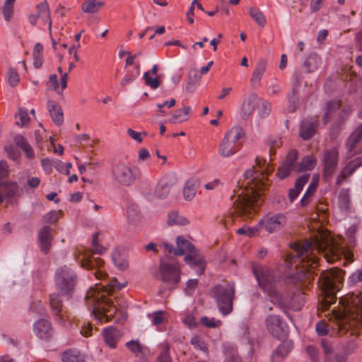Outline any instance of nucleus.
Wrapping results in <instances>:
<instances>
[{
	"instance_id": "1",
	"label": "nucleus",
	"mask_w": 362,
	"mask_h": 362,
	"mask_svg": "<svg viewBox=\"0 0 362 362\" xmlns=\"http://www.w3.org/2000/svg\"><path fill=\"white\" fill-rule=\"evenodd\" d=\"M293 254L285 259L286 267L292 270L296 269V279H310L313 269L317 265V253H322L328 262L344 258L348 263L353 262V252L341 244L340 239H335L327 232L318 231L313 240L305 243L292 244Z\"/></svg>"
},
{
	"instance_id": "2",
	"label": "nucleus",
	"mask_w": 362,
	"mask_h": 362,
	"mask_svg": "<svg viewBox=\"0 0 362 362\" xmlns=\"http://www.w3.org/2000/svg\"><path fill=\"white\" fill-rule=\"evenodd\" d=\"M265 175L255 170L253 168L244 173V181L241 187L231 197L234 202V210L240 216L251 218L259 206L262 192L265 187Z\"/></svg>"
},
{
	"instance_id": "3",
	"label": "nucleus",
	"mask_w": 362,
	"mask_h": 362,
	"mask_svg": "<svg viewBox=\"0 0 362 362\" xmlns=\"http://www.w3.org/2000/svg\"><path fill=\"white\" fill-rule=\"evenodd\" d=\"M127 286V281L118 282L117 279L112 278L107 286H100L98 284L90 287L87 291L86 301L87 306L92 310L95 320L103 324L110 320L117 312V308L107 294L112 291L121 290Z\"/></svg>"
},
{
	"instance_id": "4",
	"label": "nucleus",
	"mask_w": 362,
	"mask_h": 362,
	"mask_svg": "<svg viewBox=\"0 0 362 362\" xmlns=\"http://www.w3.org/2000/svg\"><path fill=\"white\" fill-rule=\"evenodd\" d=\"M339 303L343 310H334L332 315L340 333L362 326V293H349L341 298Z\"/></svg>"
},
{
	"instance_id": "5",
	"label": "nucleus",
	"mask_w": 362,
	"mask_h": 362,
	"mask_svg": "<svg viewBox=\"0 0 362 362\" xmlns=\"http://www.w3.org/2000/svg\"><path fill=\"white\" fill-rule=\"evenodd\" d=\"M253 273L256 277L259 287L266 293L270 298V300L274 303H278L286 306L292 307L293 309L298 310L304 303V300L302 298L297 306L293 303V298H284L279 294L275 287V281L274 275L271 273L270 270L267 267L261 265H254L252 267Z\"/></svg>"
},
{
	"instance_id": "6",
	"label": "nucleus",
	"mask_w": 362,
	"mask_h": 362,
	"mask_svg": "<svg viewBox=\"0 0 362 362\" xmlns=\"http://www.w3.org/2000/svg\"><path fill=\"white\" fill-rule=\"evenodd\" d=\"M245 136L242 127L236 126L230 129L220 141L218 153L222 158H228L235 154L239 149V140Z\"/></svg>"
},
{
	"instance_id": "7",
	"label": "nucleus",
	"mask_w": 362,
	"mask_h": 362,
	"mask_svg": "<svg viewBox=\"0 0 362 362\" xmlns=\"http://www.w3.org/2000/svg\"><path fill=\"white\" fill-rule=\"evenodd\" d=\"M235 288L233 282L217 285L214 288V296L221 313L226 316L233 310V300Z\"/></svg>"
},
{
	"instance_id": "8",
	"label": "nucleus",
	"mask_w": 362,
	"mask_h": 362,
	"mask_svg": "<svg viewBox=\"0 0 362 362\" xmlns=\"http://www.w3.org/2000/svg\"><path fill=\"white\" fill-rule=\"evenodd\" d=\"M114 180L119 185L128 187L141 176V170L136 166H130L124 163L115 165L112 170Z\"/></svg>"
},
{
	"instance_id": "9",
	"label": "nucleus",
	"mask_w": 362,
	"mask_h": 362,
	"mask_svg": "<svg viewBox=\"0 0 362 362\" xmlns=\"http://www.w3.org/2000/svg\"><path fill=\"white\" fill-rule=\"evenodd\" d=\"M54 284L57 289L59 290L62 295H68L74 288L76 275L74 272L66 266L61 267L56 271Z\"/></svg>"
},
{
	"instance_id": "10",
	"label": "nucleus",
	"mask_w": 362,
	"mask_h": 362,
	"mask_svg": "<svg viewBox=\"0 0 362 362\" xmlns=\"http://www.w3.org/2000/svg\"><path fill=\"white\" fill-rule=\"evenodd\" d=\"M161 279L168 284H177L180 280L181 268L175 260H161L160 264Z\"/></svg>"
},
{
	"instance_id": "11",
	"label": "nucleus",
	"mask_w": 362,
	"mask_h": 362,
	"mask_svg": "<svg viewBox=\"0 0 362 362\" xmlns=\"http://www.w3.org/2000/svg\"><path fill=\"white\" fill-rule=\"evenodd\" d=\"M327 292L334 293L339 290V285L344 281V272L337 268L323 271L320 276Z\"/></svg>"
},
{
	"instance_id": "12",
	"label": "nucleus",
	"mask_w": 362,
	"mask_h": 362,
	"mask_svg": "<svg viewBox=\"0 0 362 362\" xmlns=\"http://www.w3.org/2000/svg\"><path fill=\"white\" fill-rule=\"evenodd\" d=\"M321 161L323 165V177L328 179L334 175L339 163V151L337 148L326 149L323 151Z\"/></svg>"
},
{
	"instance_id": "13",
	"label": "nucleus",
	"mask_w": 362,
	"mask_h": 362,
	"mask_svg": "<svg viewBox=\"0 0 362 362\" xmlns=\"http://www.w3.org/2000/svg\"><path fill=\"white\" fill-rule=\"evenodd\" d=\"M265 325L267 329L273 337L277 339H284L287 337L288 333L287 323L279 315H269L265 320Z\"/></svg>"
},
{
	"instance_id": "14",
	"label": "nucleus",
	"mask_w": 362,
	"mask_h": 362,
	"mask_svg": "<svg viewBox=\"0 0 362 362\" xmlns=\"http://www.w3.org/2000/svg\"><path fill=\"white\" fill-rule=\"evenodd\" d=\"M286 217L283 214L267 215L261 219L263 228L269 233H277L284 229L286 224Z\"/></svg>"
},
{
	"instance_id": "15",
	"label": "nucleus",
	"mask_w": 362,
	"mask_h": 362,
	"mask_svg": "<svg viewBox=\"0 0 362 362\" xmlns=\"http://www.w3.org/2000/svg\"><path fill=\"white\" fill-rule=\"evenodd\" d=\"M176 248H173V246L169 243H163L160 244L159 247H164V250L171 254L173 252L175 255L182 256L185 254H190L196 248L182 235L177 236L176 238Z\"/></svg>"
},
{
	"instance_id": "16",
	"label": "nucleus",
	"mask_w": 362,
	"mask_h": 362,
	"mask_svg": "<svg viewBox=\"0 0 362 362\" xmlns=\"http://www.w3.org/2000/svg\"><path fill=\"white\" fill-rule=\"evenodd\" d=\"M185 262L192 269H197V274H202L205 269L206 262L203 255L197 249L190 254L186 255Z\"/></svg>"
},
{
	"instance_id": "17",
	"label": "nucleus",
	"mask_w": 362,
	"mask_h": 362,
	"mask_svg": "<svg viewBox=\"0 0 362 362\" xmlns=\"http://www.w3.org/2000/svg\"><path fill=\"white\" fill-rule=\"evenodd\" d=\"M33 332L35 336L41 339H48L53 334L51 323L45 319H40L33 325Z\"/></svg>"
},
{
	"instance_id": "18",
	"label": "nucleus",
	"mask_w": 362,
	"mask_h": 362,
	"mask_svg": "<svg viewBox=\"0 0 362 362\" xmlns=\"http://www.w3.org/2000/svg\"><path fill=\"white\" fill-rule=\"evenodd\" d=\"M47 108L49 112L52 120L57 126H60L64 123V113L60 105L54 100L47 102Z\"/></svg>"
},
{
	"instance_id": "19",
	"label": "nucleus",
	"mask_w": 362,
	"mask_h": 362,
	"mask_svg": "<svg viewBox=\"0 0 362 362\" xmlns=\"http://www.w3.org/2000/svg\"><path fill=\"white\" fill-rule=\"evenodd\" d=\"M52 229L49 226L42 227L38 233V240L41 250L47 253L52 240Z\"/></svg>"
},
{
	"instance_id": "20",
	"label": "nucleus",
	"mask_w": 362,
	"mask_h": 362,
	"mask_svg": "<svg viewBox=\"0 0 362 362\" xmlns=\"http://www.w3.org/2000/svg\"><path fill=\"white\" fill-rule=\"evenodd\" d=\"M47 86L49 89L54 90L57 94H62L64 90L67 87L66 75L63 74L60 78V83H59L57 74H51L47 82Z\"/></svg>"
},
{
	"instance_id": "21",
	"label": "nucleus",
	"mask_w": 362,
	"mask_h": 362,
	"mask_svg": "<svg viewBox=\"0 0 362 362\" xmlns=\"http://www.w3.org/2000/svg\"><path fill=\"white\" fill-rule=\"evenodd\" d=\"M292 348L291 341H286L281 344L272 353V362H281L288 356Z\"/></svg>"
},
{
	"instance_id": "22",
	"label": "nucleus",
	"mask_w": 362,
	"mask_h": 362,
	"mask_svg": "<svg viewBox=\"0 0 362 362\" xmlns=\"http://www.w3.org/2000/svg\"><path fill=\"white\" fill-rule=\"evenodd\" d=\"M105 344L111 349L117 346V341L121 337L120 332L112 327L105 328L103 332Z\"/></svg>"
},
{
	"instance_id": "23",
	"label": "nucleus",
	"mask_w": 362,
	"mask_h": 362,
	"mask_svg": "<svg viewBox=\"0 0 362 362\" xmlns=\"http://www.w3.org/2000/svg\"><path fill=\"white\" fill-rule=\"evenodd\" d=\"M317 127V120L310 119L303 120L300 126V136L304 140L311 138Z\"/></svg>"
},
{
	"instance_id": "24",
	"label": "nucleus",
	"mask_w": 362,
	"mask_h": 362,
	"mask_svg": "<svg viewBox=\"0 0 362 362\" xmlns=\"http://www.w3.org/2000/svg\"><path fill=\"white\" fill-rule=\"evenodd\" d=\"M49 305L52 313L56 315V320L62 323L63 306L60 296L58 293H54L50 295Z\"/></svg>"
},
{
	"instance_id": "25",
	"label": "nucleus",
	"mask_w": 362,
	"mask_h": 362,
	"mask_svg": "<svg viewBox=\"0 0 362 362\" xmlns=\"http://www.w3.org/2000/svg\"><path fill=\"white\" fill-rule=\"evenodd\" d=\"M199 185V182L197 178L192 177L186 181L183 187V197L185 200L191 201L194 197Z\"/></svg>"
},
{
	"instance_id": "26",
	"label": "nucleus",
	"mask_w": 362,
	"mask_h": 362,
	"mask_svg": "<svg viewBox=\"0 0 362 362\" xmlns=\"http://www.w3.org/2000/svg\"><path fill=\"white\" fill-rule=\"evenodd\" d=\"M171 187L172 183L169 179H161L156 187L154 192L155 197L160 199H165L170 193Z\"/></svg>"
},
{
	"instance_id": "27",
	"label": "nucleus",
	"mask_w": 362,
	"mask_h": 362,
	"mask_svg": "<svg viewBox=\"0 0 362 362\" xmlns=\"http://www.w3.org/2000/svg\"><path fill=\"white\" fill-rule=\"evenodd\" d=\"M362 165V156L356 158L355 160L349 162L341 171L340 175L337 177V182L340 184L342 180L351 175L356 168Z\"/></svg>"
},
{
	"instance_id": "28",
	"label": "nucleus",
	"mask_w": 362,
	"mask_h": 362,
	"mask_svg": "<svg viewBox=\"0 0 362 362\" xmlns=\"http://www.w3.org/2000/svg\"><path fill=\"white\" fill-rule=\"evenodd\" d=\"M37 12L35 15L39 18L43 24H48L51 28L52 21L48 3L44 1L36 6Z\"/></svg>"
},
{
	"instance_id": "29",
	"label": "nucleus",
	"mask_w": 362,
	"mask_h": 362,
	"mask_svg": "<svg viewBox=\"0 0 362 362\" xmlns=\"http://www.w3.org/2000/svg\"><path fill=\"white\" fill-rule=\"evenodd\" d=\"M257 104L256 95H250L245 99L242 105L240 116L243 119H247L254 112Z\"/></svg>"
},
{
	"instance_id": "30",
	"label": "nucleus",
	"mask_w": 362,
	"mask_h": 362,
	"mask_svg": "<svg viewBox=\"0 0 362 362\" xmlns=\"http://www.w3.org/2000/svg\"><path fill=\"white\" fill-rule=\"evenodd\" d=\"M267 63L264 59H261L257 63L255 68L252 72L250 81L253 85L259 84L260 80L265 73Z\"/></svg>"
},
{
	"instance_id": "31",
	"label": "nucleus",
	"mask_w": 362,
	"mask_h": 362,
	"mask_svg": "<svg viewBox=\"0 0 362 362\" xmlns=\"http://www.w3.org/2000/svg\"><path fill=\"white\" fill-rule=\"evenodd\" d=\"M308 180L309 175H302L296 180L294 187L291 188L288 192L291 202H293L298 197Z\"/></svg>"
},
{
	"instance_id": "32",
	"label": "nucleus",
	"mask_w": 362,
	"mask_h": 362,
	"mask_svg": "<svg viewBox=\"0 0 362 362\" xmlns=\"http://www.w3.org/2000/svg\"><path fill=\"white\" fill-rule=\"evenodd\" d=\"M112 259L115 266L119 270H125L129 266L125 254L117 248L112 251Z\"/></svg>"
},
{
	"instance_id": "33",
	"label": "nucleus",
	"mask_w": 362,
	"mask_h": 362,
	"mask_svg": "<svg viewBox=\"0 0 362 362\" xmlns=\"http://www.w3.org/2000/svg\"><path fill=\"white\" fill-rule=\"evenodd\" d=\"M191 115V108L185 106L182 109L176 110L169 119L171 123H182L187 121Z\"/></svg>"
},
{
	"instance_id": "34",
	"label": "nucleus",
	"mask_w": 362,
	"mask_h": 362,
	"mask_svg": "<svg viewBox=\"0 0 362 362\" xmlns=\"http://www.w3.org/2000/svg\"><path fill=\"white\" fill-rule=\"evenodd\" d=\"M318 181V175L314 176L308 187L307 188L304 195L300 199V204L302 206H307L308 203L310 202L311 197L317 187Z\"/></svg>"
},
{
	"instance_id": "35",
	"label": "nucleus",
	"mask_w": 362,
	"mask_h": 362,
	"mask_svg": "<svg viewBox=\"0 0 362 362\" xmlns=\"http://www.w3.org/2000/svg\"><path fill=\"white\" fill-rule=\"evenodd\" d=\"M62 358L63 362H86L84 354L76 349H69L64 351Z\"/></svg>"
},
{
	"instance_id": "36",
	"label": "nucleus",
	"mask_w": 362,
	"mask_h": 362,
	"mask_svg": "<svg viewBox=\"0 0 362 362\" xmlns=\"http://www.w3.org/2000/svg\"><path fill=\"white\" fill-rule=\"evenodd\" d=\"M105 5L103 1L86 0L81 5V10L84 13H93L98 12Z\"/></svg>"
},
{
	"instance_id": "37",
	"label": "nucleus",
	"mask_w": 362,
	"mask_h": 362,
	"mask_svg": "<svg viewBox=\"0 0 362 362\" xmlns=\"http://www.w3.org/2000/svg\"><path fill=\"white\" fill-rule=\"evenodd\" d=\"M188 223V219L176 211H172L168 215L167 224L170 226H185Z\"/></svg>"
},
{
	"instance_id": "38",
	"label": "nucleus",
	"mask_w": 362,
	"mask_h": 362,
	"mask_svg": "<svg viewBox=\"0 0 362 362\" xmlns=\"http://www.w3.org/2000/svg\"><path fill=\"white\" fill-rule=\"evenodd\" d=\"M126 346L137 356L145 355L148 352V348L141 344L138 340H132L127 342Z\"/></svg>"
},
{
	"instance_id": "39",
	"label": "nucleus",
	"mask_w": 362,
	"mask_h": 362,
	"mask_svg": "<svg viewBox=\"0 0 362 362\" xmlns=\"http://www.w3.org/2000/svg\"><path fill=\"white\" fill-rule=\"evenodd\" d=\"M362 139V124L359 125L349 136L347 141V148L351 152L356 144Z\"/></svg>"
},
{
	"instance_id": "40",
	"label": "nucleus",
	"mask_w": 362,
	"mask_h": 362,
	"mask_svg": "<svg viewBox=\"0 0 362 362\" xmlns=\"http://www.w3.org/2000/svg\"><path fill=\"white\" fill-rule=\"evenodd\" d=\"M317 164V158L313 155H308L303 158L301 163L298 165L297 173L301 171L311 170Z\"/></svg>"
},
{
	"instance_id": "41",
	"label": "nucleus",
	"mask_w": 362,
	"mask_h": 362,
	"mask_svg": "<svg viewBox=\"0 0 362 362\" xmlns=\"http://www.w3.org/2000/svg\"><path fill=\"white\" fill-rule=\"evenodd\" d=\"M16 0H5L2 6L4 18L8 22L11 20L14 12V3Z\"/></svg>"
},
{
	"instance_id": "42",
	"label": "nucleus",
	"mask_w": 362,
	"mask_h": 362,
	"mask_svg": "<svg viewBox=\"0 0 362 362\" xmlns=\"http://www.w3.org/2000/svg\"><path fill=\"white\" fill-rule=\"evenodd\" d=\"M320 64V59L317 55L312 54L310 55L304 62V66L306 69L308 73H310L316 70Z\"/></svg>"
},
{
	"instance_id": "43",
	"label": "nucleus",
	"mask_w": 362,
	"mask_h": 362,
	"mask_svg": "<svg viewBox=\"0 0 362 362\" xmlns=\"http://www.w3.org/2000/svg\"><path fill=\"white\" fill-rule=\"evenodd\" d=\"M249 14L259 25L262 27L265 25L266 18L259 9L257 8H250Z\"/></svg>"
},
{
	"instance_id": "44",
	"label": "nucleus",
	"mask_w": 362,
	"mask_h": 362,
	"mask_svg": "<svg viewBox=\"0 0 362 362\" xmlns=\"http://www.w3.org/2000/svg\"><path fill=\"white\" fill-rule=\"evenodd\" d=\"M190 344L195 349L202 351L204 353H206L208 351V346L201 336H193L190 339Z\"/></svg>"
},
{
	"instance_id": "45",
	"label": "nucleus",
	"mask_w": 362,
	"mask_h": 362,
	"mask_svg": "<svg viewBox=\"0 0 362 362\" xmlns=\"http://www.w3.org/2000/svg\"><path fill=\"white\" fill-rule=\"evenodd\" d=\"M224 355L225 362H242L237 354V350L233 346L225 348Z\"/></svg>"
},
{
	"instance_id": "46",
	"label": "nucleus",
	"mask_w": 362,
	"mask_h": 362,
	"mask_svg": "<svg viewBox=\"0 0 362 362\" xmlns=\"http://www.w3.org/2000/svg\"><path fill=\"white\" fill-rule=\"evenodd\" d=\"M293 171L296 172V168L293 164L284 162L278 170L277 175L280 179H284Z\"/></svg>"
},
{
	"instance_id": "47",
	"label": "nucleus",
	"mask_w": 362,
	"mask_h": 362,
	"mask_svg": "<svg viewBox=\"0 0 362 362\" xmlns=\"http://www.w3.org/2000/svg\"><path fill=\"white\" fill-rule=\"evenodd\" d=\"M6 77L7 81L11 87L16 86L20 82V76L15 69L9 68Z\"/></svg>"
},
{
	"instance_id": "48",
	"label": "nucleus",
	"mask_w": 362,
	"mask_h": 362,
	"mask_svg": "<svg viewBox=\"0 0 362 362\" xmlns=\"http://www.w3.org/2000/svg\"><path fill=\"white\" fill-rule=\"evenodd\" d=\"M102 263V260L99 258L94 257H83L81 259V265L87 269H92L95 267H100Z\"/></svg>"
},
{
	"instance_id": "49",
	"label": "nucleus",
	"mask_w": 362,
	"mask_h": 362,
	"mask_svg": "<svg viewBox=\"0 0 362 362\" xmlns=\"http://www.w3.org/2000/svg\"><path fill=\"white\" fill-rule=\"evenodd\" d=\"M140 74V65L138 64L135 66V73L128 74L125 75L121 80V86H125L134 81Z\"/></svg>"
},
{
	"instance_id": "50",
	"label": "nucleus",
	"mask_w": 362,
	"mask_h": 362,
	"mask_svg": "<svg viewBox=\"0 0 362 362\" xmlns=\"http://www.w3.org/2000/svg\"><path fill=\"white\" fill-rule=\"evenodd\" d=\"M348 284L350 286L362 285V269H357L349 276Z\"/></svg>"
},
{
	"instance_id": "51",
	"label": "nucleus",
	"mask_w": 362,
	"mask_h": 362,
	"mask_svg": "<svg viewBox=\"0 0 362 362\" xmlns=\"http://www.w3.org/2000/svg\"><path fill=\"white\" fill-rule=\"evenodd\" d=\"M101 233H96L93 235L92 240L93 251L96 254H102L105 248L100 244L101 240Z\"/></svg>"
},
{
	"instance_id": "52",
	"label": "nucleus",
	"mask_w": 362,
	"mask_h": 362,
	"mask_svg": "<svg viewBox=\"0 0 362 362\" xmlns=\"http://www.w3.org/2000/svg\"><path fill=\"white\" fill-rule=\"evenodd\" d=\"M200 322L204 326L209 328L219 327L222 325V322L221 320H216L214 317L210 318L206 316L202 317L200 319Z\"/></svg>"
},
{
	"instance_id": "53",
	"label": "nucleus",
	"mask_w": 362,
	"mask_h": 362,
	"mask_svg": "<svg viewBox=\"0 0 362 362\" xmlns=\"http://www.w3.org/2000/svg\"><path fill=\"white\" fill-rule=\"evenodd\" d=\"M18 117L20 121H17L16 124L21 127H27L30 122V117L28 111L25 109H20L18 110Z\"/></svg>"
},
{
	"instance_id": "54",
	"label": "nucleus",
	"mask_w": 362,
	"mask_h": 362,
	"mask_svg": "<svg viewBox=\"0 0 362 362\" xmlns=\"http://www.w3.org/2000/svg\"><path fill=\"white\" fill-rule=\"evenodd\" d=\"M144 79L145 81V84L152 89H156L160 86V81L157 78L151 77L148 71L144 72Z\"/></svg>"
},
{
	"instance_id": "55",
	"label": "nucleus",
	"mask_w": 362,
	"mask_h": 362,
	"mask_svg": "<svg viewBox=\"0 0 362 362\" xmlns=\"http://www.w3.org/2000/svg\"><path fill=\"white\" fill-rule=\"evenodd\" d=\"M60 212L59 211H52L43 216V221L45 223L53 224L59 218Z\"/></svg>"
},
{
	"instance_id": "56",
	"label": "nucleus",
	"mask_w": 362,
	"mask_h": 362,
	"mask_svg": "<svg viewBox=\"0 0 362 362\" xmlns=\"http://www.w3.org/2000/svg\"><path fill=\"white\" fill-rule=\"evenodd\" d=\"M339 104L338 102L333 101L327 103V111L325 112L323 117V121L325 124L328 122V116L332 115L336 109L339 108Z\"/></svg>"
},
{
	"instance_id": "57",
	"label": "nucleus",
	"mask_w": 362,
	"mask_h": 362,
	"mask_svg": "<svg viewBox=\"0 0 362 362\" xmlns=\"http://www.w3.org/2000/svg\"><path fill=\"white\" fill-rule=\"evenodd\" d=\"M127 134L131 139H132L133 140L136 141L138 143L142 142L143 135L144 136L147 135V134L146 132H138L132 129H127Z\"/></svg>"
},
{
	"instance_id": "58",
	"label": "nucleus",
	"mask_w": 362,
	"mask_h": 362,
	"mask_svg": "<svg viewBox=\"0 0 362 362\" xmlns=\"http://www.w3.org/2000/svg\"><path fill=\"white\" fill-rule=\"evenodd\" d=\"M297 158H298V151H295V150H293V151H291L287 156H286V160L284 161L285 163H292L293 167H295L296 168V172L297 173V170H298V165L296 161L297 160Z\"/></svg>"
},
{
	"instance_id": "59",
	"label": "nucleus",
	"mask_w": 362,
	"mask_h": 362,
	"mask_svg": "<svg viewBox=\"0 0 362 362\" xmlns=\"http://www.w3.org/2000/svg\"><path fill=\"white\" fill-rule=\"evenodd\" d=\"M264 229L263 224L261 223V220L258 222V223L253 227L247 228V236L248 237H254L257 235L259 233V231Z\"/></svg>"
},
{
	"instance_id": "60",
	"label": "nucleus",
	"mask_w": 362,
	"mask_h": 362,
	"mask_svg": "<svg viewBox=\"0 0 362 362\" xmlns=\"http://www.w3.org/2000/svg\"><path fill=\"white\" fill-rule=\"evenodd\" d=\"M163 314V313L162 311H158L148 315V317L151 319L152 324L158 326L161 325L163 321V318L162 317Z\"/></svg>"
},
{
	"instance_id": "61",
	"label": "nucleus",
	"mask_w": 362,
	"mask_h": 362,
	"mask_svg": "<svg viewBox=\"0 0 362 362\" xmlns=\"http://www.w3.org/2000/svg\"><path fill=\"white\" fill-rule=\"evenodd\" d=\"M197 284L198 281L197 279H189L187 283V286L185 290L186 294L192 295Z\"/></svg>"
},
{
	"instance_id": "62",
	"label": "nucleus",
	"mask_w": 362,
	"mask_h": 362,
	"mask_svg": "<svg viewBox=\"0 0 362 362\" xmlns=\"http://www.w3.org/2000/svg\"><path fill=\"white\" fill-rule=\"evenodd\" d=\"M316 332L320 336L326 335L328 332L327 324L324 322H318L316 325Z\"/></svg>"
},
{
	"instance_id": "63",
	"label": "nucleus",
	"mask_w": 362,
	"mask_h": 362,
	"mask_svg": "<svg viewBox=\"0 0 362 362\" xmlns=\"http://www.w3.org/2000/svg\"><path fill=\"white\" fill-rule=\"evenodd\" d=\"M157 362H172V359L169 355L168 347H166L158 357Z\"/></svg>"
},
{
	"instance_id": "64",
	"label": "nucleus",
	"mask_w": 362,
	"mask_h": 362,
	"mask_svg": "<svg viewBox=\"0 0 362 362\" xmlns=\"http://www.w3.org/2000/svg\"><path fill=\"white\" fill-rule=\"evenodd\" d=\"M221 185V181L218 179H214V180L205 184L204 187L208 190H213L219 187Z\"/></svg>"
}]
</instances>
